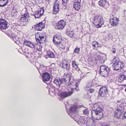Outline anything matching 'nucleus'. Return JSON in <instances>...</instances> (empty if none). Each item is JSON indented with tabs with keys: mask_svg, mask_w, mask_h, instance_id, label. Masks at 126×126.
Segmentation results:
<instances>
[{
	"mask_svg": "<svg viewBox=\"0 0 126 126\" xmlns=\"http://www.w3.org/2000/svg\"><path fill=\"white\" fill-rule=\"evenodd\" d=\"M65 80L66 81L65 84L69 83L68 86L72 91L76 90L78 87L79 83L78 81L74 80L73 77L70 74L66 75V79Z\"/></svg>",
	"mask_w": 126,
	"mask_h": 126,
	"instance_id": "nucleus-1",
	"label": "nucleus"
},
{
	"mask_svg": "<svg viewBox=\"0 0 126 126\" xmlns=\"http://www.w3.org/2000/svg\"><path fill=\"white\" fill-rule=\"evenodd\" d=\"M93 23L97 28L101 27L103 24V21L102 16L100 15H97L93 17Z\"/></svg>",
	"mask_w": 126,
	"mask_h": 126,
	"instance_id": "nucleus-2",
	"label": "nucleus"
},
{
	"mask_svg": "<svg viewBox=\"0 0 126 126\" xmlns=\"http://www.w3.org/2000/svg\"><path fill=\"white\" fill-rule=\"evenodd\" d=\"M92 118L96 120L101 119L103 117V112L100 110H93L91 112Z\"/></svg>",
	"mask_w": 126,
	"mask_h": 126,
	"instance_id": "nucleus-3",
	"label": "nucleus"
},
{
	"mask_svg": "<svg viewBox=\"0 0 126 126\" xmlns=\"http://www.w3.org/2000/svg\"><path fill=\"white\" fill-rule=\"evenodd\" d=\"M113 61L114 63L113 66L114 68L113 69L114 70H118L122 68L124 66V63L122 62H119V60L118 59L117 60L115 59H113Z\"/></svg>",
	"mask_w": 126,
	"mask_h": 126,
	"instance_id": "nucleus-4",
	"label": "nucleus"
},
{
	"mask_svg": "<svg viewBox=\"0 0 126 126\" xmlns=\"http://www.w3.org/2000/svg\"><path fill=\"white\" fill-rule=\"evenodd\" d=\"M38 70L40 74H41L42 73V80L44 82H45L46 81H48L51 78L50 74L47 72H45L44 73L43 72L42 73L43 69L40 67H39L38 69Z\"/></svg>",
	"mask_w": 126,
	"mask_h": 126,
	"instance_id": "nucleus-5",
	"label": "nucleus"
},
{
	"mask_svg": "<svg viewBox=\"0 0 126 126\" xmlns=\"http://www.w3.org/2000/svg\"><path fill=\"white\" fill-rule=\"evenodd\" d=\"M36 41L38 43H41L44 41L45 39L43 34L41 33H37L35 35Z\"/></svg>",
	"mask_w": 126,
	"mask_h": 126,
	"instance_id": "nucleus-6",
	"label": "nucleus"
},
{
	"mask_svg": "<svg viewBox=\"0 0 126 126\" xmlns=\"http://www.w3.org/2000/svg\"><path fill=\"white\" fill-rule=\"evenodd\" d=\"M66 22L63 20H61L55 24L54 26L56 29L62 30L64 27Z\"/></svg>",
	"mask_w": 126,
	"mask_h": 126,
	"instance_id": "nucleus-7",
	"label": "nucleus"
},
{
	"mask_svg": "<svg viewBox=\"0 0 126 126\" xmlns=\"http://www.w3.org/2000/svg\"><path fill=\"white\" fill-rule=\"evenodd\" d=\"M64 77L65 78L63 79L57 78L55 79L53 82L59 87H60V85L63 84L65 85V82L66 81L65 80L66 79V75H65Z\"/></svg>",
	"mask_w": 126,
	"mask_h": 126,
	"instance_id": "nucleus-8",
	"label": "nucleus"
},
{
	"mask_svg": "<svg viewBox=\"0 0 126 126\" xmlns=\"http://www.w3.org/2000/svg\"><path fill=\"white\" fill-rule=\"evenodd\" d=\"M8 23L4 19H0V28L2 29H5L8 27Z\"/></svg>",
	"mask_w": 126,
	"mask_h": 126,
	"instance_id": "nucleus-9",
	"label": "nucleus"
},
{
	"mask_svg": "<svg viewBox=\"0 0 126 126\" xmlns=\"http://www.w3.org/2000/svg\"><path fill=\"white\" fill-rule=\"evenodd\" d=\"M107 87H102L99 89V93L100 95L102 97L105 96L108 94Z\"/></svg>",
	"mask_w": 126,
	"mask_h": 126,
	"instance_id": "nucleus-10",
	"label": "nucleus"
},
{
	"mask_svg": "<svg viewBox=\"0 0 126 126\" xmlns=\"http://www.w3.org/2000/svg\"><path fill=\"white\" fill-rule=\"evenodd\" d=\"M73 92L72 91L66 92L65 91L60 93L59 96L62 98H64L71 95Z\"/></svg>",
	"mask_w": 126,
	"mask_h": 126,
	"instance_id": "nucleus-11",
	"label": "nucleus"
},
{
	"mask_svg": "<svg viewBox=\"0 0 126 126\" xmlns=\"http://www.w3.org/2000/svg\"><path fill=\"white\" fill-rule=\"evenodd\" d=\"M45 24L42 22H41L34 25L33 28L37 30L41 31L43 28H45Z\"/></svg>",
	"mask_w": 126,
	"mask_h": 126,
	"instance_id": "nucleus-12",
	"label": "nucleus"
},
{
	"mask_svg": "<svg viewBox=\"0 0 126 126\" xmlns=\"http://www.w3.org/2000/svg\"><path fill=\"white\" fill-rule=\"evenodd\" d=\"M62 68L67 70H69L70 68V65L69 62L63 59L62 62Z\"/></svg>",
	"mask_w": 126,
	"mask_h": 126,
	"instance_id": "nucleus-13",
	"label": "nucleus"
},
{
	"mask_svg": "<svg viewBox=\"0 0 126 126\" xmlns=\"http://www.w3.org/2000/svg\"><path fill=\"white\" fill-rule=\"evenodd\" d=\"M24 43L25 45L32 48H36V46H40V45H39L37 44H34L32 42H31L25 39L24 41Z\"/></svg>",
	"mask_w": 126,
	"mask_h": 126,
	"instance_id": "nucleus-14",
	"label": "nucleus"
},
{
	"mask_svg": "<svg viewBox=\"0 0 126 126\" xmlns=\"http://www.w3.org/2000/svg\"><path fill=\"white\" fill-rule=\"evenodd\" d=\"M118 110L122 112L126 110V103L124 102H121L119 104Z\"/></svg>",
	"mask_w": 126,
	"mask_h": 126,
	"instance_id": "nucleus-15",
	"label": "nucleus"
},
{
	"mask_svg": "<svg viewBox=\"0 0 126 126\" xmlns=\"http://www.w3.org/2000/svg\"><path fill=\"white\" fill-rule=\"evenodd\" d=\"M28 17V15L26 14H25L21 16L20 20L21 23H23V24H22V25H25L26 24L25 22H26L27 20V18Z\"/></svg>",
	"mask_w": 126,
	"mask_h": 126,
	"instance_id": "nucleus-16",
	"label": "nucleus"
},
{
	"mask_svg": "<svg viewBox=\"0 0 126 126\" xmlns=\"http://www.w3.org/2000/svg\"><path fill=\"white\" fill-rule=\"evenodd\" d=\"M126 79V71L121 73L119 77L118 80L119 82H121L124 80Z\"/></svg>",
	"mask_w": 126,
	"mask_h": 126,
	"instance_id": "nucleus-17",
	"label": "nucleus"
},
{
	"mask_svg": "<svg viewBox=\"0 0 126 126\" xmlns=\"http://www.w3.org/2000/svg\"><path fill=\"white\" fill-rule=\"evenodd\" d=\"M62 41L61 37L57 35L53 37V42L55 44H58L61 43Z\"/></svg>",
	"mask_w": 126,
	"mask_h": 126,
	"instance_id": "nucleus-18",
	"label": "nucleus"
},
{
	"mask_svg": "<svg viewBox=\"0 0 126 126\" xmlns=\"http://www.w3.org/2000/svg\"><path fill=\"white\" fill-rule=\"evenodd\" d=\"M119 21V19L117 17H113L110 19V23L112 26H115L118 24Z\"/></svg>",
	"mask_w": 126,
	"mask_h": 126,
	"instance_id": "nucleus-19",
	"label": "nucleus"
},
{
	"mask_svg": "<svg viewBox=\"0 0 126 126\" xmlns=\"http://www.w3.org/2000/svg\"><path fill=\"white\" fill-rule=\"evenodd\" d=\"M109 69H110V67H108L104 65H101L100 66V73L102 72L103 74H104L105 73L104 72L105 70H107V72L109 71Z\"/></svg>",
	"mask_w": 126,
	"mask_h": 126,
	"instance_id": "nucleus-20",
	"label": "nucleus"
},
{
	"mask_svg": "<svg viewBox=\"0 0 126 126\" xmlns=\"http://www.w3.org/2000/svg\"><path fill=\"white\" fill-rule=\"evenodd\" d=\"M59 3L58 2H55L53 6V13L56 14L59 11Z\"/></svg>",
	"mask_w": 126,
	"mask_h": 126,
	"instance_id": "nucleus-21",
	"label": "nucleus"
},
{
	"mask_svg": "<svg viewBox=\"0 0 126 126\" xmlns=\"http://www.w3.org/2000/svg\"><path fill=\"white\" fill-rule=\"evenodd\" d=\"M78 107H79L76 105H74L71 107L70 109L69 113L68 111H67V113L69 114H70L71 113H74Z\"/></svg>",
	"mask_w": 126,
	"mask_h": 126,
	"instance_id": "nucleus-22",
	"label": "nucleus"
},
{
	"mask_svg": "<svg viewBox=\"0 0 126 126\" xmlns=\"http://www.w3.org/2000/svg\"><path fill=\"white\" fill-rule=\"evenodd\" d=\"M100 103L98 102L94 104L93 107V108L94 109L93 110H102V108L100 107Z\"/></svg>",
	"mask_w": 126,
	"mask_h": 126,
	"instance_id": "nucleus-23",
	"label": "nucleus"
},
{
	"mask_svg": "<svg viewBox=\"0 0 126 126\" xmlns=\"http://www.w3.org/2000/svg\"><path fill=\"white\" fill-rule=\"evenodd\" d=\"M73 6L76 10L78 11L80 8V3L75 2L73 4Z\"/></svg>",
	"mask_w": 126,
	"mask_h": 126,
	"instance_id": "nucleus-24",
	"label": "nucleus"
},
{
	"mask_svg": "<svg viewBox=\"0 0 126 126\" xmlns=\"http://www.w3.org/2000/svg\"><path fill=\"white\" fill-rule=\"evenodd\" d=\"M66 33L68 36L71 38H73L75 37V34L73 31L67 30L66 31Z\"/></svg>",
	"mask_w": 126,
	"mask_h": 126,
	"instance_id": "nucleus-25",
	"label": "nucleus"
},
{
	"mask_svg": "<svg viewBox=\"0 0 126 126\" xmlns=\"http://www.w3.org/2000/svg\"><path fill=\"white\" fill-rule=\"evenodd\" d=\"M9 0H0V6L4 7L8 2Z\"/></svg>",
	"mask_w": 126,
	"mask_h": 126,
	"instance_id": "nucleus-26",
	"label": "nucleus"
},
{
	"mask_svg": "<svg viewBox=\"0 0 126 126\" xmlns=\"http://www.w3.org/2000/svg\"><path fill=\"white\" fill-rule=\"evenodd\" d=\"M99 5L101 6L104 7L107 4H109L105 0H101L99 2Z\"/></svg>",
	"mask_w": 126,
	"mask_h": 126,
	"instance_id": "nucleus-27",
	"label": "nucleus"
},
{
	"mask_svg": "<svg viewBox=\"0 0 126 126\" xmlns=\"http://www.w3.org/2000/svg\"><path fill=\"white\" fill-rule=\"evenodd\" d=\"M118 112H116L115 115V117L118 119H119L122 115V111H119L117 110Z\"/></svg>",
	"mask_w": 126,
	"mask_h": 126,
	"instance_id": "nucleus-28",
	"label": "nucleus"
},
{
	"mask_svg": "<svg viewBox=\"0 0 126 126\" xmlns=\"http://www.w3.org/2000/svg\"><path fill=\"white\" fill-rule=\"evenodd\" d=\"M47 55L50 58H54L55 55L54 53L52 52L49 51L47 53Z\"/></svg>",
	"mask_w": 126,
	"mask_h": 126,
	"instance_id": "nucleus-29",
	"label": "nucleus"
},
{
	"mask_svg": "<svg viewBox=\"0 0 126 126\" xmlns=\"http://www.w3.org/2000/svg\"><path fill=\"white\" fill-rule=\"evenodd\" d=\"M107 70H105L104 71V73H105L104 74H103L102 72H101L100 73V75H102V76L104 77H107V76L109 75V73H110V69H109V70L108 72H107Z\"/></svg>",
	"mask_w": 126,
	"mask_h": 126,
	"instance_id": "nucleus-30",
	"label": "nucleus"
},
{
	"mask_svg": "<svg viewBox=\"0 0 126 126\" xmlns=\"http://www.w3.org/2000/svg\"><path fill=\"white\" fill-rule=\"evenodd\" d=\"M42 15V14L40 13V12L36 11L34 16L35 18H39Z\"/></svg>",
	"mask_w": 126,
	"mask_h": 126,
	"instance_id": "nucleus-31",
	"label": "nucleus"
},
{
	"mask_svg": "<svg viewBox=\"0 0 126 126\" xmlns=\"http://www.w3.org/2000/svg\"><path fill=\"white\" fill-rule=\"evenodd\" d=\"M89 111L88 108H86L83 111V114L85 115H87L89 114Z\"/></svg>",
	"mask_w": 126,
	"mask_h": 126,
	"instance_id": "nucleus-32",
	"label": "nucleus"
},
{
	"mask_svg": "<svg viewBox=\"0 0 126 126\" xmlns=\"http://www.w3.org/2000/svg\"><path fill=\"white\" fill-rule=\"evenodd\" d=\"M67 86H62L61 87L60 86L59 87V90H60L61 91L62 90L63 91V90H65L67 89V88L66 87Z\"/></svg>",
	"mask_w": 126,
	"mask_h": 126,
	"instance_id": "nucleus-33",
	"label": "nucleus"
},
{
	"mask_svg": "<svg viewBox=\"0 0 126 126\" xmlns=\"http://www.w3.org/2000/svg\"><path fill=\"white\" fill-rule=\"evenodd\" d=\"M89 87L88 86V87L87 86H86V88H89ZM87 90H89V92L90 93H93L94 91V89L93 88H91V87H90L89 88V89H87Z\"/></svg>",
	"mask_w": 126,
	"mask_h": 126,
	"instance_id": "nucleus-34",
	"label": "nucleus"
},
{
	"mask_svg": "<svg viewBox=\"0 0 126 126\" xmlns=\"http://www.w3.org/2000/svg\"><path fill=\"white\" fill-rule=\"evenodd\" d=\"M79 121V122H80L81 124H85L86 122V121L83 118H80Z\"/></svg>",
	"mask_w": 126,
	"mask_h": 126,
	"instance_id": "nucleus-35",
	"label": "nucleus"
},
{
	"mask_svg": "<svg viewBox=\"0 0 126 126\" xmlns=\"http://www.w3.org/2000/svg\"><path fill=\"white\" fill-rule=\"evenodd\" d=\"M80 48L78 47H76L73 53H79L80 51Z\"/></svg>",
	"mask_w": 126,
	"mask_h": 126,
	"instance_id": "nucleus-36",
	"label": "nucleus"
},
{
	"mask_svg": "<svg viewBox=\"0 0 126 126\" xmlns=\"http://www.w3.org/2000/svg\"><path fill=\"white\" fill-rule=\"evenodd\" d=\"M73 68L75 69V70L77 71H79L80 70V69L78 68V66L76 64L75 65H74L73 66Z\"/></svg>",
	"mask_w": 126,
	"mask_h": 126,
	"instance_id": "nucleus-37",
	"label": "nucleus"
},
{
	"mask_svg": "<svg viewBox=\"0 0 126 126\" xmlns=\"http://www.w3.org/2000/svg\"><path fill=\"white\" fill-rule=\"evenodd\" d=\"M68 1V0H62V3L64 5L67 3Z\"/></svg>",
	"mask_w": 126,
	"mask_h": 126,
	"instance_id": "nucleus-38",
	"label": "nucleus"
},
{
	"mask_svg": "<svg viewBox=\"0 0 126 126\" xmlns=\"http://www.w3.org/2000/svg\"><path fill=\"white\" fill-rule=\"evenodd\" d=\"M122 120H123V119H124L126 118V111L124 114V116L122 117Z\"/></svg>",
	"mask_w": 126,
	"mask_h": 126,
	"instance_id": "nucleus-39",
	"label": "nucleus"
},
{
	"mask_svg": "<svg viewBox=\"0 0 126 126\" xmlns=\"http://www.w3.org/2000/svg\"><path fill=\"white\" fill-rule=\"evenodd\" d=\"M77 64L74 61H73L72 62V64L73 66H74V65H75Z\"/></svg>",
	"mask_w": 126,
	"mask_h": 126,
	"instance_id": "nucleus-40",
	"label": "nucleus"
},
{
	"mask_svg": "<svg viewBox=\"0 0 126 126\" xmlns=\"http://www.w3.org/2000/svg\"><path fill=\"white\" fill-rule=\"evenodd\" d=\"M111 50L112 51L113 53H115L116 52V50L115 49L112 48V50Z\"/></svg>",
	"mask_w": 126,
	"mask_h": 126,
	"instance_id": "nucleus-41",
	"label": "nucleus"
},
{
	"mask_svg": "<svg viewBox=\"0 0 126 126\" xmlns=\"http://www.w3.org/2000/svg\"><path fill=\"white\" fill-rule=\"evenodd\" d=\"M75 2L80 3L81 0H75Z\"/></svg>",
	"mask_w": 126,
	"mask_h": 126,
	"instance_id": "nucleus-42",
	"label": "nucleus"
},
{
	"mask_svg": "<svg viewBox=\"0 0 126 126\" xmlns=\"http://www.w3.org/2000/svg\"><path fill=\"white\" fill-rule=\"evenodd\" d=\"M93 43L95 45H96V44H98V43L97 42L95 41H93Z\"/></svg>",
	"mask_w": 126,
	"mask_h": 126,
	"instance_id": "nucleus-43",
	"label": "nucleus"
},
{
	"mask_svg": "<svg viewBox=\"0 0 126 126\" xmlns=\"http://www.w3.org/2000/svg\"><path fill=\"white\" fill-rule=\"evenodd\" d=\"M92 47H93L94 48L95 47H95V44H93L92 45Z\"/></svg>",
	"mask_w": 126,
	"mask_h": 126,
	"instance_id": "nucleus-44",
	"label": "nucleus"
},
{
	"mask_svg": "<svg viewBox=\"0 0 126 126\" xmlns=\"http://www.w3.org/2000/svg\"><path fill=\"white\" fill-rule=\"evenodd\" d=\"M96 44V45H95V47H97L98 46V45H99V43H98V44Z\"/></svg>",
	"mask_w": 126,
	"mask_h": 126,
	"instance_id": "nucleus-45",
	"label": "nucleus"
},
{
	"mask_svg": "<svg viewBox=\"0 0 126 126\" xmlns=\"http://www.w3.org/2000/svg\"><path fill=\"white\" fill-rule=\"evenodd\" d=\"M36 49L37 50H38L39 51L41 50V48H40L39 49L38 48H36Z\"/></svg>",
	"mask_w": 126,
	"mask_h": 126,
	"instance_id": "nucleus-46",
	"label": "nucleus"
},
{
	"mask_svg": "<svg viewBox=\"0 0 126 126\" xmlns=\"http://www.w3.org/2000/svg\"><path fill=\"white\" fill-rule=\"evenodd\" d=\"M70 16V15L68 13H67L66 14V16Z\"/></svg>",
	"mask_w": 126,
	"mask_h": 126,
	"instance_id": "nucleus-47",
	"label": "nucleus"
},
{
	"mask_svg": "<svg viewBox=\"0 0 126 126\" xmlns=\"http://www.w3.org/2000/svg\"><path fill=\"white\" fill-rule=\"evenodd\" d=\"M33 55V53H31V54H30V55H29L28 57H30V56H32V55Z\"/></svg>",
	"mask_w": 126,
	"mask_h": 126,
	"instance_id": "nucleus-48",
	"label": "nucleus"
},
{
	"mask_svg": "<svg viewBox=\"0 0 126 126\" xmlns=\"http://www.w3.org/2000/svg\"><path fill=\"white\" fill-rule=\"evenodd\" d=\"M117 102L118 103H120L121 102V101L120 100H118L117 101Z\"/></svg>",
	"mask_w": 126,
	"mask_h": 126,
	"instance_id": "nucleus-49",
	"label": "nucleus"
},
{
	"mask_svg": "<svg viewBox=\"0 0 126 126\" xmlns=\"http://www.w3.org/2000/svg\"><path fill=\"white\" fill-rule=\"evenodd\" d=\"M103 126H110L109 125H103Z\"/></svg>",
	"mask_w": 126,
	"mask_h": 126,
	"instance_id": "nucleus-50",
	"label": "nucleus"
},
{
	"mask_svg": "<svg viewBox=\"0 0 126 126\" xmlns=\"http://www.w3.org/2000/svg\"><path fill=\"white\" fill-rule=\"evenodd\" d=\"M9 33H11V31L10 30H9Z\"/></svg>",
	"mask_w": 126,
	"mask_h": 126,
	"instance_id": "nucleus-51",
	"label": "nucleus"
},
{
	"mask_svg": "<svg viewBox=\"0 0 126 126\" xmlns=\"http://www.w3.org/2000/svg\"><path fill=\"white\" fill-rule=\"evenodd\" d=\"M87 123V124H88V122H87H87H86V123Z\"/></svg>",
	"mask_w": 126,
	"mask_h": 126,
	"instance_id": "nucleus-52",
	"label": "nucleus"
},
{
	"mask_svg": "<svg viewBox=\"0 0 126 126\" xmlns=\"http://www.w3.org/2000/svg\"><path fill=\"white\" fill-rule=\"evenodd\" d=\"M125 91L126 92V89H125Z\"/></svg>",
	"mask_w": 126,
	"mask_h": 126,
	"instance_id": "nucleus-53",
	"label": "nucleus"
},
{
	"mask_svg": "<svg viewBox=\"0 0 126 126\" xmlns=\"http://www.w3.org/2000/svg\"><path fill=\"white\" fill-rule=\"evenodd\" d=\"M78 89H77V90H76V91H78Z\"/></svg>",
	"mask_w": 126,
	"mask_h": 126,
	"instance_id": "nucleus-54",
	"label": "nucleus"
}]
</instances>
